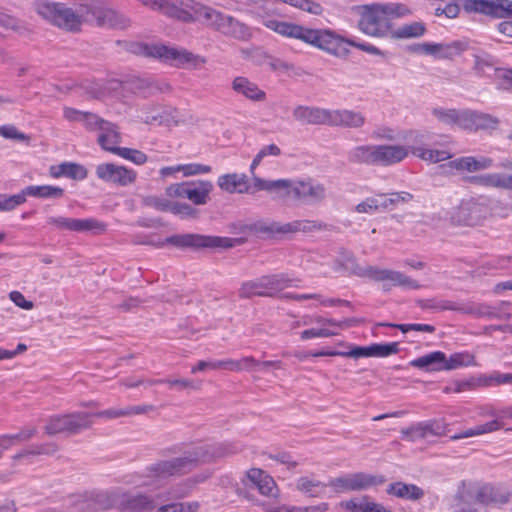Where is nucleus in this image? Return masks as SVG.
Wrapping results in <instances>:
<instances>
[{
    "label": "nucleus",
    "mask_w": 512,
    "mask_h": 512,
    "mask_svg": "<svg viewBox=\"0 0 512 512\" xmlns=\"http://www.w3.org/2000/svg\"><path fill=\"white\" fill-rule=\"evenodd\" d=\"M512 383V374L509 373H500V372H493L488 376H485L484 378V384L493 386V385H500V384H511Z\"/></svg>",
    "instance_id": "nucleus-62"
},
{
    "label": "nucleus",
    "mask_w": 512,
    "mask_h": 512,
    "mask_svg": "<svg viewBox=\"0 0 512 512\" xmlns=\"http://www.w3.org/2000/svg\"><path fill=\"white\" fill-rule=\"evenodd\" d=\"M254 188L257 192L266 191L276 200H294L292 179L266 180L254 177Z\"/></svg>",
    "instance_id": "nucleus-14"
},
{
    "label": "nucleus",
    "mask_w": 512,
    "mask_h": 512,
    "mask_svg": "<svg viewBox=\"0 0 512 512\" xmlns=\"http://www.w3.org/2000/svg\"><path fill=\"white\" fill-rule=\"evenodd\" d=\"M411 152L405 145H377V165L391 166L403 161Z\"/></svg>",
    "instance_id": "nucleus-20"
},
{
    "label": "nucleus",
    "mask_w": 512,
    "mask_h": 512,
    "mask_svg": "<svg viewBox=\"0 0 512 512\" xmlns=\"http://www.w3.org/2000/svg\"><path fill=\"white\" fill-rule=\"evenodd\" d=\"M477 210V206L472 202H462L457 208L453 219L459 224H472L475 220L474 213Z\"/></svg>",
    "instance_id": "nucleus-43"
},
{
    "label": "nucleus",
    "mask_w": 512,
    "mask_h": 512,
    "mask_svg": "<svg viewBox=\"0 0 512 512\" xmlns=\"http://www.w3.org/2000/svg\"><path fill=\"white\" fill-rule=\"evenodd\" d=\"M232 90L236 94L253 102H263L266 100L265 91L255 82L243 76L234 78L232 81Z\"/></svg>",
    "instance_id": "nucleus-22"
},
{
    "label": "nucleus",
    "mask_w": 512,
    "mask_h": 512,
    "mask_svg": "<svg viewBox=\"0 0 512 512\" xmlns=\"http://www.w3.org/2000/svg\"><path fill=\"white\" fill-rule=\"evenodd\" d=\"M218 187L229 194H255L257 189L254 188V179L252 182L244 173H227L220 175L217 179Z\"/></svg>",
    "instance_id": "nucleus-16"
},
{
    "label": "nucleus",
    "mask_w": 512,
    "mask_h": 512,
    "mask_svg": "<svg viewBox=\"0 0 512 512\" xmlns=\"http://www.w3.org/2000/svg\"><path fill=\"white\" fill-rule=\"evenodd\" d=\"M327 486L311 476H301L296 480V489L309 497H319Z\"/></svg>",
    "instance_id": "nucleus-33"
},
{
    "label": "nucleus",
    "mask_w": 512,
    "mask_h": 512,
    "mask_svg": "<svg viewBox=\"0 0 512 512\" xmlns=\"http://www.w3.org/2000/svg\"><path fill=\"white\" fill-rule=\"evenodd\" d=\"M287 4L314 15L321 14L323 10L320 4L310 0H288Z\"/></svg>",
    "instance_id": "nucleus-57"
},
{
    "label": "nucleus",
    "mask_w": 512,
    "mask_h": 512,
    "mask_svg": "<svg viewBox=\"0 0 512 512\" xmlns=\"http://www.w3.org/2000/svg\"><path fill=\"white\" fill-rule=\"evenodd\" d=\"M172 241L183 246L196 247H222L230 248L235 245L237 240L227 237L217 236H201V235H184L173 238Z\"/></svg>",
    "instance_id": "nucleus-17"
},
{
    "label": "nucleus",
    "mask_w": 512,
    "mask_h": 512,
    "mask_svg": "<svg viewBox=\"0 0 512 512\" xmlns=\"http://www.w3.org/2000/svg\"><path fill=\"white\" fill-rule=\"evenodd\" d=\"M411 153L429 163H438L451 158L448 151L429 149L420 145L411 146Z\"/></svg>",
    "instance_id": "nucleus-35"
},
{
    "label": "nucleus",
    "mask_w": 512,
    "mask_h": 512,
    "mask_svg": "<svg viewBox=\"0 0 512 512\" xmlns=\"http://www.w3.org/2000/svg\"><path fill=\"white\" fill-rule=\"evenodd\" d=\"M410 14L411 10L400 3L365 5L361 8L358 26L363 33L369 36H391L392 21Z\"/></svg>",
    "instance_id": "nucleus-3"
},
{
    "label": "nucleus",
    "mask_w": 512,
    "mask_h": 512,
    "mask_svg": "<svg viewBox=\"0 0 512 512\" xmlns=\"http://www.w3.org/2000/svg\"><path fill=\"white\" fill-rule=\"evenodd\" d=\"M64 176L75 180H83L87 177V171L80 164L65 162Z\"/></svg>",
    "instance_id": "nucleus-59"
},
{
    "label": "nucleus",
    "mask_w": 512,
    "mask_h": 512,
    "mask_svg": "<svg viewBox=\"0 0 512 512\" xmlns=\"http://www.w3.org/2000/svg\"><path fill=\"white\" fill-rule=\"evenodd\" d=\"M213 190L212 182L208 180L187 181L186 198L195 205H204L209 200Z\"/></svg>",
    "instance_id": "nucleus-25"
},
{
    "label": "nucleus",
    "mask_w": 512,
    "mask_h": 512,
    "mask_svg": "<svg viewBox=\"0 0 512 512\" xmlns=\"http://www.w3.org/2000/svg\"><path fill=\"white\" fill-rule=\"evenodd\" d=\"M197 502L172 503L161 506L156 512H197Z\"/></svg>",
    "instance_id": "nucleus-52"
},
{
    "label": "nucleus",
    "mask_w": 512,
    "mask_h": 512,
    "mask_svg": "<svg viewBox=\"0 0 512 512\" xmlns=\"http://www.w3.org/2000/svg\"><path fill=\"white\" fill-rule=\"evenodd\" d=\"M95 172L100 180L119 186L130 185L137 178V173L134 170L113 163L99 164Z\"/></svg>",
    "instance_id": "nucleus-13"
},
{
    "label": "nucleus",
    "mask_w": 512,
    "mask_h": 512,
    "mask_svg": "<svg viewBox=\"0 0 512 512\" xmlns=\"http://www.w3.org/2000/svg\"><path fill=\"white\" fill-rule=\"evenodd\" d=\"M455 498L462 512H475L473 506L476 504L507 501L504 496L498 494L493 486L473 481H463L458 487Z\"/></svg>",
    "instance_id": "nucleus-5"
},
{
    "label": "nucleus",
    "mask_w": 512,
    "mask_h": 512,
    "mask_svg": "<svg viewBox=\"0 0 512 512\" xmlns=\"http://www.w3.org/2000/svg\"><path fill=\"white\" fill-rule=\"evenodd\" d=\"M187 182L173 183L165 189V196L173 199L186 198Z\"/></svg>",
    "instance_id": "nucleus-60"
},
{
    "label": "nucleus",
    "mask_w": 512,
    "mask_h": 512,
    "mask_svg": "<svg viewBox=\"0 0 512 512\" xmlns=\"http://www.w3.org/2000/svg\"><path fill=\"white\" fill-rule=\"evenodd\" d=\"M433 116L440 122L447 125H456L463 129L462 120L465 118V110L457 111L455 109L434 108Z\"/></svg>",
    "instance_id": "nucleus-38"
},
{
    "label": "nucleus",
    "mask_w": 512,
    "mask_h": 512,
    "mask_svg": "<svg viewBox=\"0 0 512 512\" xmlns=\"http://www.w3.org/2000/svg\"><path fill=\"white\" fill-rule=\"evenodd\" d=\"M387 493L406 500H419L424 496V491L414 485L403 482L392 483L388 486Z\"/></svg>",
    "instance_id": "nucleus-32"
},
{
    "label": "nucleus",
    "mask_w": 512,
    "mask_h": 512,
    "mask_svg": "<svg viewBox=\"0 0 512 512\" xmlns=\"http://www.w3.org/2000/svg\"><path fill=\"white\" fill-rule=\"evenodd\" d=\"M365 274L372 280L381 282L385 290H390L393 287H402L404 289H418L420 287L415 280L395 270L368 267Z\"/></svg>",
    "instance_id": "nucleus-12"
},
{
    "label": "nucleus",
    "mask_w": 512,
    "mask_h": 512,
    "mask_svg": "<svg viewBox=\"0 0 512 512\" xmlns=\"http://www.w3.org/2000/svg\"><path fill=\"white\" fill-rule=\"evenodd\" d=\"M25 201L26 198H24L23 192L12 196L0 194V210L11 211L15 209L17 206L23 204Z\"/></svg>",
    "instance_id": "nucleus-53"
},
{
    "label": "nucleus",
    "mask_w": 512,
    "mask_h": 512,
    "mask_svg": "<svg viewBox=\"0 0 512 512\" xmlns=\"http://www.w3.org/2000/svg\"><path fill=\"white\" fill-rule=\"evenodd\" d=\"M424 429L426 433V437L429 436H443L446 435L449 431L448 424L439 420H429L424 421Z\"/></svg>",
    "instance_id": "nucleus-51"
},
{
    "label": "nucleus",
    "mask_w": 512,
    "mask_h": 512,
    "mask_svg": "<svg viewBox=\"0 0 512 512\" xmlns=\"http://www.w3.org/2000/svg\"><path fill=\"white\" fill-rule=\"evenodd\" d=\"M34 10L49 23L71 31L77 30L81 26L85 16L83 8L73 11L62 3L49 0H35Z\"/></svg>",
    "instance_id": "nucleus-4"
},
{
    "label": "nucleus",
    "mask_w": 512,
    "mask_h": 512,
    "mask_svg": "<svg viewBox=\"0 0 512 512\" xmlns=\"http://www.w3.org/2000/svg\"><path fill=\"white\" fill-rule=\"evenodd\" d=\"M264 25L282 36L301 40L334 56L347 55L349 52L348 45L371 55H382V52L374 45L344 38L330 29H311L276 19L265 20Z\"/></svg>",
    "instance_id": "nucleus-1"
},
{
    "label": "nucleus",
    "mask_w": 512,
    "mask_h": 512,
    "mask_svg": "<svg viewBox=\"0 0 512 512\" xmlns=\"http://www.w3.org/2000/svg\"><path fill=\"white\" fill-rule=\"evenodd\" d=\"M410 365L427 372L445 371V353L433 351L413 359Z\"/></svg>",
    "instance_id": "nucleus-27"
},
{
    "label": "nucleus",
    "mask_w": 512,
    "mask_h": 512,
    "mask_svg": "<svg viewBox=\"0 0 512 512\" xmlns=\"http://www.w3.org/2000/svg\"><path fill=\"white\" fill-rule=\"evenodd\" d=\"M263 285L268 293L265 296H272L286 287L293 285V279L289 278L286 274H275L263 276Z\"/></svg>",
    "instance_id": "nucleus-37"
},
{
    "label": "nucleus",
    "mask_w": 512,
    "mask_h": 512,
    "mask_svg": "<svg viewBox=\"0 0 512 512\" xmlns=\"http://www.w3.org/2000/svg\"><path fill=\"white\" fill-rule=\"evenodd\" d=\"M212 171L210 165L202 163H185L181 164V173L183 177H192L198 175L209 174Z\"/></svg>",
    "instance_id": "nucleus-50"
},
{
    "label": "nucleus",
    "mask_w": 512,
    "mask_h": 512,
    "mask_svg": "<svg viewBox=\"0 0 512 512\" xmlns=\"http://www.w3.org/2000/svg\"><path fill=\"white\" fill-rule=\"evenodd\" d=\"M365 116L357 111L341 109L329 110L328 125L345 128H361L365 124Z\"/></svg>",
    "instance_id": "nucleus-19"
},
{
    "label": "nucleus",
    "mask_w": 512,
    "mask_h": 512,
    "mask_svg": "<svg viewBox=\"0 0 512 512\" xmlns=\"http://www.w3.org/2000/svg\"><path fill=\"white\" fill-rule=\"evenodd\" d=\"M467 313L475 317L488 319L500 318V307H494L487 304H475L467 308Z\"/></svg>",
    "instance_id": "nucleus-44"
},
{
    "label": "nucleus",
    "mask_w": 512,
    "mask_h": 512,
    "mask_svg": "<svg viewBox=\"0 0 512 512\" xmlns=\"http://www.w3.org/2000/svg\"><path fill=\"white\" fill-rule=\"evenodd\" d=\"M147 206L153 207L160 211H169L171 208V204L173 200L168 197H159V196H148L144 200Z\"/></svg>",
    "instance_id": "nucleus-58"
},
{
    "label": "nucleus",
    "mask_w": 512,
    "mask_h": 512,
    "mask_svg": "<svg viewBox=\"0 0 512 512\" xmlns=\"http://www.w3.org/2000/svg\"><path fill=\"white\" fill-rule=\"evenodd\" d=\"M448 167L452 170L475 172L474 157L466 156L452 160L448 163Z\"/></svg>",
    "instance_id": "nucleus-56"
},
{
    "label": "nucleus",
    "mask_w": 512,
    "mask_h": 512,
    "mask_svg": "<svg viewBox=\"0 0 512 512\" xmlns=\"http://www.w3.org/2000/svg\"><path fill=\"white\" fill-rule=\"evenodd\" d=\"M24 198L32 196L37 198H59L63 195V189L51 185H32L26 187L23 191Z\"/></svg>",
    "instance_id": "nucleus-39"
},
{
    "label": "nucleus",
    "mask_w": 512,
    "mask_h": 512,
    "mask_svg": "<svg viewBox=\"0 0 512 512\" xmlns=\"http://www.w3.org/2000/svg\"><path fill=\"white\" fill-rule=\"evenodd\" d=\"M225 453L209 446H189L181 454L169 460H163L151 466L148 474L135 481L137 486L160 487L169 478L190 472L200 463L210 462L223 456Z\"/></svg>",
    "instance_id": "nucleus-2"
},
{
    "label": "nucleus",
    "mask_w": 512,
    "mask_h": 512,
    "mask_svg": "<svg viewBox=\"0 0 512 512\" xmlns=\"http://www.w3.org/2000/svg\"><path fill=\"white\" fill-rule=\"evenodd\" d=\"M0 136L6 139H14L19 141L28 140V137L24 133L18 131L17 128L13 125L0 126Z\"/></svg>",
    "instance_id": "nucleus-64"
},
{
    "label": "nucleus",
    "mask_w": 512,
    "mask_h": 512,
    "mask_svg": "<svg viewBox=\"0 0 512 512\" xmlns=\"http://www.w3.org/2000/svg\"><path fill=\"white\" fill-rule=\"evenodd\" d=\"M103 125L98 132V143L104 150L115 154V150L120 148L117 144L121 142V135L114 124L107 121Z\"/></svg>",
    "instance_id": "nucleus-28"
},
{
    "label": "nucleus",
    "mask_w": 512,
    "mask_h": 512,
    "mask_svg": "<svg viewBox=\"0 0 512 512\" xmlns=\"http://www.w3.org/2000/svg\"><path fill=\"white\" fill-rule=\"evenodd\" d=\"M464 50L461 42H452L450 44L441 43H423L419 44L415 51L422 54L433 55L439 58H452Z\"/></svg>",
    "instance_id": "nucleus-21"
},
{
    "label": "nucleus",
    "mask_w": 512,
    "mask_h": 512,
    "mask_svg": "<svg viewBox=\"0 0 512 512\" xmlns=\"http://www.w3.org/2000/svg\"><path fill=\"white\" fill-rule=\"evenodd\" d=\"M144 53L177 68L200 69L206 64L205 57L177 46L153 44L146 46Z\"/></svg>",
    "instance_id": "nucleus-7"
},
{
    "label": "nucleus",
    "mask_w": 512,
    "mask_h": 512,
    "mask_svg": "<svg viewBox=\"0 0 512 512\" xmlns=\"http://www.w3.org/2000/svg\"><path fill=\"white\" fill-rule=\"evenodd\" d=\"M347 158L354 164L377 165V145L355 146L348 151Z\"/></svg>",
    "instance_id": "nucleus-26"
},
{
    "label": "nucleus",
    "mask_w": 512,
    "mask_h": 512,
    "mask_svg": "<svg viewBox=\"0 0 512 512\" xmlns=\"http://www.w3.org/2000/svg\"><path fill=\"white\" fill-rule=\"evenodd\" d=\"M293 117L303 124L328 125L329 109L298 106L293 110Z\"/></svg>",
    "instance_id": "nucleus-23"
},
{
    "label": "nucleus",
    "mask_w": 512,
    "mask_h": 512,
    "mask_svg": "<svg viewBox=\"0 0 512 512\" xmlns=\"http://www.w3.org/2000/svg\"><path fill=\"white\" fill-rule=\"evenodd\" d=\"M267 293L268 291L264 288L262 277L244 283L240 289V295L247 298L252 296H265Z\"/></svg>",
    "instance_id": "nucleus-46"
},
{
    "label": "nucleus",
    "mask_w": 512,
    "mask_h": 512,
    "mask_svg": "<svg viewBox=\"0 0 512 512\" xmlns=\"http://www.w3.org/2000/svg\"><path fill=\"white\" fill-rule=\"evenodd\" d=\"M476 183L486 187L512 191V174L507 173H486L476 177Z\"/></svg>",
    "instance_id": "nucleus-29"
},
{
    "label": "nucleus",
    "mask_w": 512,
    "mask_h": 512,
    "mask_svg": "<svg viewBox=\"0 0 512 512\" xmlns=\"http://www.w3.org/2000/svg\"><path fill=\"white\" fill-rule=\"evenodd\" d=\"M36 434L35 428H25L16 434H7L0 436V450L2 453L10 447L21 442L27 441Z\"/></svg>",
    "instance_id": "nucleus-40"
},
{
    "label": "nucleus",
    "mask_w": 512,
    "mask_h": 512,
    "mask_svg": "<svg viewBox=\"0 0 512 512\" xmlns=\"http://www.w3.org/2000/svg\"><path fill=\"white\" fill-rule=\"evenodd\" d=\"M144 53L177 68L200 69L206 64L205 57L177 46L153 44L146 46Z\"/></svg>",
    "instance_id": "nucleus-6"
},
{
    "label": "nucleus",
    "mask_w": 512,
    "mask_h": 512,
    "mask_svg": "<svg viewBox=\"0 0 512 512\" xmlns=\"http://www.w3.org/2000/svg\"><path fill=\"white\" fill-rule=\"evenodd\" d=\"M465 130H488L498 126V119L490 114L465 110V118L462 120Z\"/></svg>",
    "instance_id": "nucleus-24"
},
{
    "label": "nucleus",
    "mask_w": 512,
    "mask_h": 512,
    "mask_svg": "<svg viewBox=\"0 0 512 512\" xmlns=\"http://www.w3.org/2000/svg\"><path fill=\"white\" fill-rule=\"evenodd\" d=\"M316 228V223L309 220H295L285 224L274 223L269 227L270 232L274 233H296V232H307Z\"/></svg>",
    "instance_id": "nucleus-34"
},
{
    "label": "nucleus",
    "mask_w": 512,
    "mask_h": 512,
    "mask_svg": "<svg viewBox=\"0 0 512 512\" xmlns=\"http://www.w3.org/2000/svg\"><path fill=\"white\" fill-rule=\"evenodd\" d=\"M106 497L105 507H118L127 512H150L155 508V502L143 494H129L120 489L112 490L101 495Z\"/></svg>",
    "instance_id": "nucleus-8"
},
{
    "label": "nucleus",
    "mask_w": 512,
    "mask_h": 512,
    "mask_svg": "<svg viewBox=\"0 0 512 512\" xmlns=\"http://www.w3.org/2000/svg\"><path fill=\"white\" fill-rule=\"evenodd\" d=\"M381 210H385V203L381 200L380 194L366 198L356 206V211L359 213L374 214Z\"/></svg>",
    "instance_id": "nucleus-45"
},
{
    "label": "nucleus",
    "mask_w": 512,
    "mask_h": 512,
    "mask_svg": "<svg viewBox=\"0 0 512 512\" xmlns=\"http://www.w3.org/2000/svg\"><path fill=\"white\" fill-rule=\"evenodd\" d=\"M505 423L500 419H494L485 424L477 425L473 428L466 429L460 433L454 434L450 437L452 441H457L464 438L481 436L484 434L498 431L504 427Z\"/></svg>",
    "instance_id": "nucleus-30"
},
{
    "label": "nucleus",
    "mask_w": 512,
    "mask_h": 512,
    "mask_svg": "<svg viewBox=\"0 0 512 512\" xmlns=\"http://www.w3.org/2000/svg\"><path fill=\"white\" fill-rule=\"evenodd\" d=\"M115 154L125 160L131 161L136 165H143L148 160L147 155L142 151L127 147H120L119 149L115 150Z\"/></svg>",
    "instance_id": "nucleus-47"
},
{
    "label": "nucleus",
    "mask_w": 512,
    "mask_h": 512,
    "mask_svg": "<svg viewBox=\"0 0 512 512\" xmlns=\"http://www.w3.org/2000/svg\"><path fill=\"white\" fill-rule=\"evenodd\" d=\"M105 224L94 218L72 219L71 232L85 233L94 232L99 233L105 230Z\"/></svg>",
    "instance_id": "nucleus-41"
},
{
    "label": "nucleus",
    "mask_w": 512,
    "mask_h": 512,
    "mask_svg": "<svg viewBox=\"0 0 512 512\" xmlns=\"http://www.w3.org/2000/svg\"><path fill=\"white\" fill-rule=\"evenodd\" d=\"M401 433L404 439L412 442L427 438L423 422H419L408 428L402 429Z\"/></svg>",
    "instance_id": "nucleus-55"
},
{
    "label": "nucleus",
    "mask_w": 512,
    "mask_h": 512,
    "mask_svg": "<svg viewBox=\"0 0 512 512\" xmlns=\"http://www.w3.org/2000/svg\"><path fill=\"white\" fill-rule=\"evenodd\" d=\"M294 200L307 204H314L322 201L326 197L324 185L312 180H293Z\"/></svg>",
    "instance_id": "nucleus-15"
},
{
    "label": "nucleus",
    "mask_w": 512,
    "mask_h": 512,
    "mask_svg": "<svg viewBox=\"0 0 512 512\" xmlns=\"http://www.w3.org/2000/svg\"><path fill=\"white\" fill-rule=\"evenodd\" d=\"M384 481L385 479L382 476L359 472L333 478L328 482V486L336 493H346L366 490L370 487L380 485L384 483Z\"/></svg>",
    "instance_id": "nucleus-10"
},
{
    "label": "nucleus",
    "mask_w": 512,
    "mask_h": 512,
    "mask_svg": "<svg viewBox=\"0 0 512 512\" xmlns=\"http://www.w3.org/2000/svg\"><path fill=\"white\" fill-rule=\"evenodd\" d=\"M425 33V26L422 22L405 23L398 28H393L391 38L410 39L421 37Z\"/></svg>",
    "instance_id": "nucleus-36"
},
{
    "label": "nucleus",
    "mask_w": 512,
    "mask_h": 512,
    "mask_svg": "<svg viewBox=\"0 0 512 512\" xmlns=\"http://www.w3.org/2000/svg\"><path fill=\"white\" fill-rule=\"evenodd\" d=\"M92 14L100 26L124 28L128 24V20L124 16L112 9H95L92 11Z\"/></svg>",
    "instance_id": "nucleus-31"
},
{
    "label": "nucleus",
    "mask_w": 512,
    "mask_h": 512,
    "mask_svg": "<svg viewBox=\"0 0 512 512\" xmlns=\"http://www.w3.org/2000/svg\"><path fill=\"white\" fill-rule=\"evenodd\" d=\"M138 118L147 124H160L163 119L160 109L155 106L143 108L140 111Z\"/></svg>",
    "instance_id": "nucleus-54"
},
{
    "label": "nucleus",
    "mask_w": 512,
    "mask_h": 512,
    "mask_svg": "<svg viewBox=\"0 0 512 512\" xmlns=\"http://www.w3.org/2000/svg\"><path fill=\"white\" fill-rule=\"evenodd\" d=\"M91 415L85 412H76L67 415H56L49 418L45 431L49 435L62 432L77 433L92 425Z\"/></svg>",
    "instance_id": "nucleus-9"
},
{
    "label": "nucleus",
    "mask_w": 512,
    "mask_h": 512,
    "mask_svg": "<svg viewBox=\"0 0 512 512\" xmlns=\"http://www.w3.org/2000/svg\"><path fill=\"white\" fill-rule=\"evenodd\" d=\"M372 504L368 497H362L343 501L340 505L350 512H371Z\"/></svg>",
    "instance_id": "nucleus-48"
},
{
    "label": "nucleus",
    "mask_w": 512,
    "mask_h": 512,
    "mask_svg": "<svg viewBox=\"0 0 512 512\" xmlns=\"http://www.w3.org/2000/svg\"><path fill=\"white\" fill-rule=\"evenodd\" d=\"M467 12L481 13L493 18L512 17V0H464Z\"/></svg>",
    "instance_id": "nucleus-11"
},
{
    "label": "nucleus",
    "mask_w": 512,
    "mask_h": 512,
    "mask_svg": "<svg viewBox=\"0 0 512 512\" xmlns=\"http://www.w3.org/2000/svg\"><path fill=\"white\" fill-rule=\"evenodd\" d=\"M372 138L376 140L394 141L398 138L394 129L388 126L376 127L372 132Z\"/></svg>",
    "instance_id": "nucleus-63"
},
{
    "label": "nucleus",
    "mask_w": 512,
    "mask_h": 512,
    "mask_svg": "<svg viewBox=\"0 0 512 512\" xmlns=\"http://www.w3.org/2000/svg\"><path fill=\"white\" fill-rule=\"evenodd\" d=\"M475 364V357L469 352L454 353L450 355L449 358L445 356V370L447 371L473 366Z\"/></svg>",
    "instance_id": "nucleus-42"
},
{
    "label": "nucleus",
    "mask_w": 512,
    "mask_h": 512,
    "mask_svg": "<svg viewBox=\"0 0 512 512\" xmlns=\"http://www.w3.org/2000/svg\"><path fill=\"white\" fill-rule=\"evenodd\" d=\"M338 333L329 328H320V329H307L301 332V339L308 340L312 338H326L337 335Z\"/></svg>",
    "instance_id": "nucleus-61"
},
{
    "label": "nucleus",
    "mask_w": 512,
    "mask_h": 512,
    "mask_svg": "<svg viewBox=\"0 0 512 512\" xmlns=\"http://www.w3.org/2000/svg\"><path fill=\"white\" fill-rule=\"evenodd\" d=\"M247 479L258 489L259 493L266 497L277 498L279 489L274 479L265 471L252 468L247 471Z\"/></svg>",
    "instance_id": "nucleus-18"
},
{
    "label": "nucleus",
    "mask_w": 512,
    "mask_h": 512,
    "mask_svg": "<svg viewBox=\"0 0 512 512\" xmlns=\"http://www.w3.org/2000/svg\"><path fill=\"white\" fill-rule=\"evenodd\" d=\"M371 357H388L398 352V343H375L370 345Z\"/></svg>",
    "instance_id": "nucleus-49"
}]
</instances>
